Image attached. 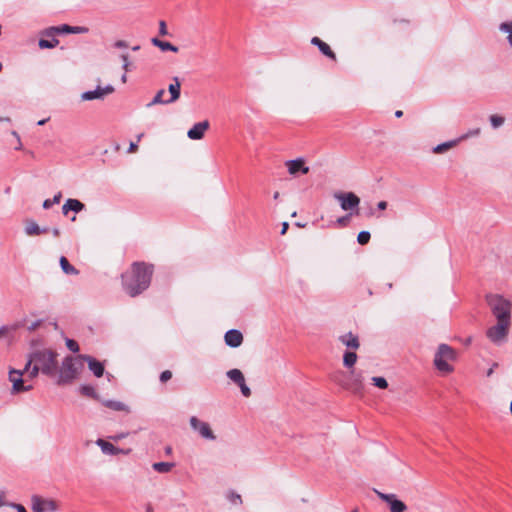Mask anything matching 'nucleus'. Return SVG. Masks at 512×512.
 <instances>
[{
    "instance_id": "1",
    "label": "nucleus",
    "mask_w": 512,
    "mask_h": 512,
    "mask_svg": "<svg viewBox=\"0 0 512 512\" xmlns=\"http://www.w3.org/2000/svg\"><path fill=\"white\" fill-rule=\"evenodd\" d=\"M152 273V266L135 262L131 271L122 275L124 290L131 297L139 295L149 287Z\"/></svg>"
},
{
    "instance_id": "2",
    "label": "nucleus",
    "mask_w": 512,
    "mask_h": 512,
    "mask_svg": "<svg viewBox=\"0 0 512 512\" xmlns=\"http://www.w3.org/2000/svg\"><path fill=\"white\" fill-rule=\"evenodd\" d=\"M57 354L51 350L35 351L29 358L24 370L29 372V377L34 378L39 372L52 376L57 369Z\"/></svg>"
},
{
    "instance_id": "3",
    "label": "nucleus",
    "mask_w": 512,
    "mask_h": 512,
    "mask_svg": "<svg viewBox=\"0 0 512 512\" xmlns=\"http://www.w3.org/2000/svg\"><path fill=\"white\" fill-rule=\"evenodd\" d=\"M83 355L64 358L59 369L58 384H68L75 380L83 370Z\"/></svg>"
},
{
    "instance_id": "4",
    "label": "nucleus",
    "mask_w": 512,
    "mask_h": 512,
    "mask_svg": "<svg viewBox=\"0 0 512 512\" xmlns=\"http://www.w3.org/2000/svg\"><path fill=\"white\" fill-rule=\"evenodd\" d=\"M455 351L447 344H440L434 357V365L436 369L442 373L448 374L453 371V367L449 361L455 359Z\"/></svg>"
},
{
    "instance_id": "5",
    "label": "nucleus",
    "mask_w": 512,
    "mask_h": 512,
    "mask_svg": "<svg viewBox=\"0 0 512 512\" xmlns=\"http://www.w3.org/2000/svg\"><path fill=\"white\" fill-rule=\"evenodd\" d=\"M488 304L497 320L510 321L511 303L500 295H489Z\"/></svg>"
},
{
    "instance_id": "6",
    "label": "nucleus",
    "mask_w": 512,
    "mask_h": 512,
    "mask_svg": "<svg viewBox=\"0 0 512 512\" xmlns=\"http://www.w3.org/2000/svg\"><path fill=\"white\" fill-rule=\"evenodd\" d=\"M510 323V321L497 320V324L487 330V337L493 343L501 344L507 337Z\"/></svg>"
},
{
    "instance_id": "7",
    "label": "nucleus",
    "mask_w": 512,
    "mask_h": 512,
    "mask_svg": "<svg viewBox=\"0 0 512 512\" xmlns=\"http://www.w3.org/2000/svg\"><path fill=\"white\" fill-rule=\"evenodd\" d=\"M374 492L380 500L388 505L390 512H405L407 510V505L402 500L398 499L396 494L383 493L376 489Z\"/></svg>"
},
{
    "instance_id": "8",
    "label": "nucleus",
    "mask_w": 512,
    "mask_h": 512,
    "mask_svg": "<svg viewBox=\"0 0 512 512\" xmlns=\"http://www.w3.org/2000/svg\"><path fill=\"white\" fill-rule=\"evenodd\" d=\"M31 508L33 512H55L58 504L53 499H45L39 495L31 497Z\"/></svg>"
},
{
    "instance_id": "9",
    "label": "nucleus",
    "mask_w": 512,
    "mask_h": 512,
    "mask_svg": "<svg viewBox=\"0 0 512 512\" xmlns=\"http://www.w3.org/2000/svg\"><path fill=\"white\" fill-rule=\"evenodd\" d=\"M334 197L345 211L357 209L360 203L359 197L353 192L336 193Z\"/></svg>"
},
{
    "instance_id": "10",
    "label": "nucleus",
    "mask_w": 512,
    "mask_h": 512,
    "mask_svg": "<svg viewBox=\"0 0 512 512\" xmlns=\"http://www.w3.org/2000/svg\"><path fill=\"white\" fill-rule=\"evenodd\" d=\"M189 422L191 428L197 431L202 438L212 441L216 439V436L207 422L199 420L196 416L190 417Z\"/></svg>"
},
{
    "instance_id": "11",
    "label": "nucleus",
    "mask_w": 512,
    "mask_h": 512,
    "mask_svg": "<svg viewBox=\"0 0 512 512\" xmlns=\"http://www.w3.org/2000/svg\"><path fill=\"white\" fill-rule=\"evenodd\" d=\"M89 31L87 27L84 26H70L67 24H63L60 26H53L48 28L44 34L47 36H52L54 34H64V33H71V34H85Z\"/></svg>"
},
{
    "instance_id": "12",
    "label": "nucleus",
    "mask_w": 512,
    "mask_h": 512,
    "mask_svg": "<svg viewBox=\"0 0 512 512\" xmlns=\"http://www.w3.org/2000/svg\"><path fill=\"white\" fill-rule=\"evenodd\" d=\"M114 87L112 85H106L105 87L97 86L96 89L86 91L82 93L81 99L83 101H91L95 99H103L105 96L112 94L114 92Z\"/></svg>"
},
{
    "instance_id": "13",
    "label": "nucleus",
    "mask_w": 512,
    "mask_h": 512,
    "mask_svg": "<svg viewBox=\"0 0 512 512\" xmlns=\"http://www.w3.org/2000/svg\"><path fill=\"white\" fill-rule=\"evenodd\" d=\"M285 165L290 175H296L298 173L307 174L310 171L309 167L305 165L303 158L288 160Z\"/></svg>"
},
{
    "instance_id": "14",
    "label": "nucleus",
    "mask_w": 512,
    "mask_h": 512,
    "mask_svg": "<svg viewBox=\"0 0 512 512\" xmlns=\"http://www.w3.org/2000/svg\"><path fill=\"white\" fill-rule=\"evenodd\" d=\"M352 378L349 382H342L338 380L337 378H334V380L340 384L345 389H350L354 393L358 394L362 391L363 385H362V377L360 375H355L354 370L350 371Z\"/></svg>"
},
{
    "instance_id": "15",
    "label": "nucleus",
    "mask_w": 512,
    "mask_h": 512,
    "mask_svg": "<svg viewBox=\"0 0 512 512\" xmlns=\"http://www.w3.org/2000/svg\"><path fill=\"white\" fill-rule=\"evenodd\" d=\"M209 121L204 120L196 123L191 129L188 130L187 136L191 140H200L204 137L205 132L209 129Z\"/></svg>"
},
{
    "instance_id": "16",
    "label": "nucleus",
    "mask_w": 512,
    "mask_h": 512,
    "mask_svg": "<svg viewBox=\"0 0 512 512\" xmlns=\"http://www.w3.org/2000/svg\"><path fill=\"white\" fill-rule=\"evenodd\" d=\"M224 340L227 346L237 348L243 342V335L237 329H230L225 333Z\"/></svg>"
},
{
    "instance_id": "17",
    "label": "nucleus",
    "mask_w": 512,
    "mask_h": 512,
    "mask_svg": "<svg viewBox=\"0 0 512 512\" xmlns=\"http://www.w3.org/2000/svg\"><path fill=\"white\" fill-rule=\"evenodd\" d=\"M88 363L89 369L96 377H101L104 374V366L101 362L97 361L91 356L83 355V363Z\"/></svg>"
},
{
    "instance_id": "18",
    "label": "nucleus",
    "mask_w": 512,
    "mask_h": 512,
    "mask_svg": "<svg viewBox=\"0 0 512 512\" xmlns=\"http://www.w3.org/2000/svg\"><path fill=\"white\" fill-rule=\"evenodd\" d=\"M339 341L345 345L347 348L357 350L360 347L359 339L356 335L351 332H348L339 337Z\"/></svg>"
},
{
    "instance_id": "19",
    "label": "nucleus",
    "mask_w": 512,
    "mask_h": 512,
    "mask_svg": "<svg viewBox=\"0 0 512 512\" xmlns=\"http://www.w3.org/2000/svg\"><path fill=\"white\" fill-rule=\"evenodd\" d=\"M168 91L170 93V98L166 99L167 103H173L179 99L181 92V83L178 77L173 78V83L169 85Z\"/></svg>"
},
{
    "instance_id": "20",
    "label": "nucleus",
    "mask_w": 512,
    "mask_h": 512,
    "mask_svg": "<svg viewBox=\"0 0 512 512\" xmlns=\"http://www.w3.org/2000/svg\"><path fill=\"white\" fill-rule=\"evenodd\" d=\"M96 444L97 446L100 447L101 451L107 455H117L120 453H124L122 449L115 447L112 443L103 439H98L96 441Z\"/></svg>"
},
{
    "instance_id": "21",
    "label": "nucleus",
    "mask_w": 512,
    "mask_h": 512,
    "mask_svg": "<svg viewBox=\"0 0 512 512\" xmlns=\"http://www.w3.org/2000/svg\"><path fill=\"white\" fill-rule=\"evenodd\" d=\"M311 44L317 46L319 48V50L321 51V53L324 54L325 56H327L328 58L333 59V60L336 59V55L331 50L330 46L327 43H325L324 41H322L320 38L313 37L311 39Z\"/></svg>"
},
{
    "instance_id": "22",
    "label": "nucleus",
    "mask_w": 512,
    "mask_h": 512,
    "mask_svg": "<svg viewBox=\"0 0 512 512\" xmlns=\"http://www.w3.org/2000/svg\"><path fill=\"white\" fill-rule=\"evenodd\" d=\"M24 231L28 236H37L42 233H46L48 231V228H40L35 221L28 220L26 221Z\"/></svg>"
},
{
    "instance_id": "23",
    "label": "nucleus",
    "mask_w": 512,
    "mask_h": 512,
    "mask_svg": "<svg viewBox=\"0 0 512 512\" xmlns=\"http://www.w3.org/2000/svg\"><path fill=\"white\" fill-rule=\"evenodd\" d=\"M84 204L77 199H68L62 207L63 213L66 215L68 211H74L76 213L84 209Z\"/></svg>"
},
{
    "instance_id": "24",
    "label": "nucleus",
    "mask_w": 512,
    "mask_h": 512,
    "mask_svg": "<svg viewBox=\"0 0 512 512\" xmlns=\"http://www.w3.org/2000/svg\"><path fill=\"white\" fill-rule=\"evenodd\" d=\"M151 42L154 46L158 47L161 51L178 52V47L171 44L170 42L162 41L158 38H152Z\"/></svg>"
},
{
    "instance_id": "25",
    "label": "nucleus",
    "mask_w": 512,
    "mask_h": 512,
    "mask_svg": "<svg viewBox=\"0 0 512 512\" xmlns=\"http://www.w3.org/2000/svg\"><path fill=\"white\" fill-rule=\"evenodd\" d=\"M357 354L353 351H346L343 355V365L347 369H353L357 362Z\"/></svg>"
},
{
    "instance_id": "26",
    "label": "nucleus",
    "mask_w": 512,
    "mask_h": 512,
    "mask_svg": "<svg viewBox=\"0 0 512 512\" xmlns=\"http://www.w3.org/2000/svg\"><path fill=\"white\" fill-rule=\"evenodd\" d=\"M103 404L114 410V411H125V412H130V409L129 407L124 404L123 402H120V401H115V400H107V401H104Z\"/></svg>"
},
{
    "instance_id": "27",
    "label": "nucleus",
    "mask_w": 512,
    "mask_h": 512,
    "mask_svg": "<svg viewBox=\"0 0 512 512\" xmlns=\"http://www.w3.org/2000/svg\"><path fill=\"white\" fill-rule=\"evenodd\" d=\"M60 266L65 274H68V275H77L78 274V270L74 266H72L69 263V261L67 260V258L64 256L60 257Z\"/></svg>"
},
{
    "instance_id": "28",
    "label": "nucleus",
    "mask_w": 512,
    "mask_h": 512,
    "mask_svg": "<svg viewBox=\"0 0 512 512\" xmlns=\"http://www.w3.org/2000/svg\"><path fill=\"white\" fill-rule=\"evenodd\" d=\"M175 466L172 462H156L152 465V468L158 473H168Z\"/></svg>"
},
{
    "instance_id": "29",
    "label": "nucleus",
    "mask_w": 512,
    "mask_h": 512,
    "mask_svg": "<svg viewBox=\"0 0 512 512\" xmlns=\"http://www.w3.org/2000/svg\"><path fill=\"white\" fill-rule=\"evenodd\" d=\"M32 389V385H25V381L23 378H19L18 380H15V382L12 384V391L13 393H19V392H25Z\"/></svg>"
},
{
    "instance_id": "30",
    "label": "nucleus",
    "mask_w": 512,
    "mask_h": 512,
    "mask_svg": "<svg viewBox=\"0 0 512 512\" xmlns=\"http://www.w3.org/2000/svg\"><path fill=\"white\" fill-rule=\"evenodd\" d=\"M227 377L237 385L242 384V382L245 380L243 373L236 368L229 370L227 372Z\"/></svg>"
},
{
    "instance_id": "31",
    "label": "nucleus",
    "mask_w": 512,
    "mask_h": 512,
    "mask_svg": "<svg viewBox=\"0 0 512 512\" xmlns=\"http://www.w3.org/2000/svg\"><path fill=\"white\" fill-rule=\"evenodd\" d=\"M226 499L232 505H235V506H240L243 503L241 495L238 494L237 492L233 491V490H230V491L227 492Z\"/></svg>"
},
{
    "instance_id": "32",
    "label": "nucleus",
    "mask_w": 512,
    "mask_h": 512,
    "mask_svg": "<svg viewBox=\"0 0 512 512\" xmlns=\"http://www.w3.org/2000/svg\"><path fill=\"white\" fill-rule=\"evenodd\" d=\"M164 94H165L164 89H160L159 91H157V93L155 94L152 101L147 104V107H152V106L158 105V104H168L166 102V99H163Z\"/></svg>"
},
{
    "instance_id": "33",
    "label": "nucleus",
    "mask_w": 512,
    "mask_h": 512,
    "mask_svg": "<svg viewBox=\"0 0 512 512\" xmlns=\"http://www.w3.org/2000/svg\"><path fill=\"white\" fill-rule=\"evenodd\" d=\"M80 392L87 397H91L94 399L98 398V394L96 393V390L91 385H81L80 386Z\"/></svg>"
},
{
    "instance_id": "34",
    "label": "nucleus",
    "mask_w": 512,
    "mask_h": 512,
    "mask_svg": "<svg viewBox=\"0 0 512 512\" xmlns=\"http://www.w3.org/2000/svg\"><path fill=\"white\" fill-rule=\"evenodd\" d=\"M457 142H458L457 140H453V141L441 143V144L437 145L436 147H434L433 151H434V153H437V154L443 153L444 151H447L448 149L454 147Z\"/></svg>"
},
{
    "instance_id": "35",
    "label": "nucleus",
    "mask_w": 512,
    "mask_h": 512,
    "mask_svg": "<svg viewBox=\"0 0 512 512\" xmlns=\"http://www.w3.org/2000/svg\"><path fill=\"white\" fill-rule=\"evenodd\" d=\"M59 44V40L53 38L52 40L40 39L38 45L41 49H51Z\"/></svg>"
},
{
    "instance_id": "36",
    "label": "nucleus",
    "mask_w": 512,
    "mask_h": 512,
    "mask_svg": "<svg viewBox=\"0 0 512 512\" xmlns=\"http://www.w3.org/2000/svg\"><path fill=\"white\" fill-rule=\"evenodd\" d=\"M500 30L508 34V42L512 46V21L500 25Z\"/></svg>"
},
{
    "instance_id": "37",
    "label": "nucleus",
    "mask_w": 512,
    "mask_h": 512,
    "mask_svg": "<svg viewBox=\"0 0 512 512\" xmlns=\"http://www.w3.org/2000/svg\"><path fill=\"white\" fill-rule=\"evenodd\" d=\"M372 384L380 389H386L388 387V382L384 377H372Z\"/></svg>"
},
{
    "instance_id": "38",
    "label": "nucleus",
    "mask_w": 512,
    "mask_h": 512,
    "mask_svg": "<svg viewBox=\"0 0 512 512\" xmlns=\"http://www.w3.org/2000/svg\"><path fill=\"white\" fill-rule=\"evenodd\" d=\"M61 197V193H58L53 197V199H46L43 202V208L49 209L50 207H52V205L58 204L60 202Z\"/></svg>"
},
{
    "instance_id": "39",
    "label": "nucleus",
    "mask_w": 512,
    "mask_h": 512,
    "mask_svg": "<svg viewBox=\"0 0 512 512\" xmlns=\"http://www.w3.org/2000/svg\"><path fill=\"white\" fill-rule=\"evenodd\" d=\"M370 238H371L370 232L361 231L357 236V241L360 245H365L369 242Z\"/></svg>"
},
{
    "instance_id": "40",
    "label": "nucleus",
    "mask_w": 512,
    "mask_h": 512,
    "mask_svg": "<svg viewBox=\"0 0 512 512\" xmlns=\"http://www.w3.org/2000/svg\"><path fill=\"white\" fill-rule=\"evenodd\" d=\"M490 122L494 128H498L504 123V118L499 115H491Z\"/></svg>"
},
{
    "instance_id": "41",
    "label": "nucleus",
    "mask_w": 512,
    "mask_h": 512,
    "mask_svg": "<svg viewBox=\"0 0 512 512\" xmlns=\"http://www.w3.org/2000/svg\"><path fill=\"white\" fill-rule=\"evenodd\" d=\"M23 376V372L20 371V370H11L9 372V380L10 382L13 384L15 382V380H18L19 378H21Z\"/></svg>"
},
{
    "instance_id": "42",
    "label": "nucleus",
    "mask_w": 512,
    "mask_h": 512,
    "mask_svg": "<svg viewBox=\"0 0 512 512\" xmlns=\"http://www.w3.org/2000/svg\"><path fill=\"white\" fill-rule=\"evenodd\" d=\"M66 346H67V348H68L70 351H72V352H74V353H76V352H78V351H79V345H78V343H77L75 340H72V339H66Z\"/></svg>"
},
{
    "instance_id": "43",
    "label": "nucleus",
    "mask_w": 512,
    "mask_h": 512,
    "mask_svg": "<svg viewBox=\"0 0 512 512\" xmlns=\"http://www.w3.org/2000/svg\"><path fill=\"white\" fill-rule=\"evenodd\" d=\"M121 59H122V62H123V65H122V68L125 72H128L130 71V61H129V55L128 54H122L121 56Z\"/></svg>"
},
{
    "instance_id": "44",
    "label": "nucleus",
    "mask_w": 512,
    "mask_h": 512,
    "mask_svg": "<svg viewBox=\"0 0 512 512\" xmlns=\"http://www.w3.org/2000/svg\"><path fill=\"white\" fill-rule=\"evenodd\" d=\"M159 34L161 36H167L168 35L167 25H166V22L164 20H161L159 22Z\"/></svg>"
},
{
    "instance_id": "45",
    "label": "nucleus",
    "mask_w": 512,
    "mask_h": 512,
    "mask_svg": "<svg viewBox=\"0 0 512 512\" xmlns=\"http://www.w3.org/2000/svg\"><path fill=\"white\" fill-rule=\"evenodd\" d=\"M238 386L240 387L241 392L245 397H249L251 395V390L246 385L245 380L242 382V384H239Z\"/></svg>"
},
{
    "instance_id": "46",
    "label": "nucleus",
    "mask_w": 512,
    "mask_h": 512,
    "mask_svg": "<svg viewBox=\"0 0 512 512\" xmlns=\"http://www.w3.org/2000/svg\"><path fill=\"white\" fill-rule=\"evenodd\" d=\"M172 377V373L171 371L169 370H165L163 371L161 374H160V381L161 382H167L168 380H170Z\"/></svg>"
},
{
    "instance_id": "47",
    "label": "nucleus",
    "mask_w": 512,
    "mask_h": 512,
    "mask_svg": "<svg viewBox=\"0 0 512 512\" xmlns=\"http://www.w3.org/2000/svg\"><path fill=\"white\" fill-rule=\"evenodd\" d=\"M9 506L16 509L17 512H27L25 507L21 504L11 503Z\"/></svg>"
},
{
    "instance_id": "48",
    "label": "nucleus",
    "mask_w": 512,
    "mask_h": 512,
    "mask_svg": "<svg viewBox=\"0 0 512 512\" xmlns=\"http://www.w3.org/2000/svg\"><path fill=\"white\" fill-rule=\"evenodd\" d=\"M114 47L116 48H127L128 47V44L126 41L124 40H117L115 43H114Z\"/></svg>"
},
{
    "instance_id": "49",
    "label": "nucleus",
    "mask_w": 512,
    "mask_h": 512,
    "mask_svg": "<svg viewBox=\"0 0 512 512\" xmlns=\"http://www.w3.org/2000/svg\"><path fill=\"white\" fill-rule=\"evenodd\" d=\"M5 498H6V493L5 491L3 490H0V507H3L5 505H8L7 502L5 501Z\"/></svg>"
},
{
    "instance_id": "50",
    "label": "nucleus",
    "mask_w": 512,
    "mask_h": 512,
    "mask_svg": "<svg viewBox=\"0 0 512 512\" xmlns=\"http://www.w3.org/2000/svg\"><path fill=\"white\" fill-rule=\"evenodd\" d=\"M480 133V129L479 128H476L474 129L473 131H470L468 132L466 135L462 136L461 139H466L470 136H475V135H478Z\"/></svg>"
},
{
    "instance_id": "51",
    "label": "nucleus",
    "mask_w": 512,
    "mask_h": 512,
    "mask_svg": "<svg viewBox=\"0 0 512 512\" xmlns=\"http://www.w3.org/2000/svg\"><path fill=\"white\" fill-rule=\"evenodd\" d=\"M348 220H349V216H343V217H340V218H338V219H337V223H338L339 225L344 226V225H346V223L348 222Z\"/></svg>"
},
{
    "instance_id": "52",
    "label": "nucleus",
    "mask_w": 512,
    "mask_h": 512,
    "mask_svg": "<svg viewBox=\"0 0 512 512\" xmlns=\"http://www.w3.org/2000/svg\"><path fill=\"white\" fill-rule=\"evenodd\" d=\"M137 149H138L137 143L131 142L130 145H129V148H128V152L129 153H134V152L137 151Z\"/></svg>"
},
{
    "instance_id": "53",
    "label": "nucleus",
    "mask_w": 512,
    "mask_h": 512,
    "mask_svg": "<svg viewBox=\"0 0 512 512\" xmlns=\"http://www.w3.org/2000/svg\"><path fill=\"white\" fill-rule=\"evenodd\" d=\"M9 328L7 326L0 327V339L7 335Z\"/></svg>"
},
{
    "instance_id": "54",
    "label": "nucleus",
    "mask_w": 512,
    "mask_h": 512,
    "mask_svg": "<svg viewBox=\"0 0 512 512\" xmlns=\"http://www.w3.org/2000/svg\"><path fill=\"white\" fill-rule=\"evenodd\" d=\"M387 206H388V204H387V202H386V201H380V202H378V204H377V208H378L379 210H385V209L387 208Z\"/></svg>"
},
{
    "instance_id": "55",
    "label": "nucleus",
    "mask_w": 512,
    "mask_h": 512,
    "mask_svg": "<svg viewBox=\"0 0 512 512\" xmlns=\"http://www.w3.org/2000/svg\"><path fill=\"white\" fill-rule=\"evenodd\" d=\"M288 227H289V224L287 222L282 223V229H281L282 235H284L287 232Z\"/></svg>"
},
{
    "instance_id": "56",
    "label": "nucleus",
    "mask_w": 512,
    "mask_h": 512,
    "mask_svg": "<svg viewBox=\"0 0 512 512\" xmlns=\"http://www.w3.org/2000/svg\"><path fill=\"white\" fill-rule=\"evenodd\" d=\"M127 435H128L127 433H122V434H120V435H117V436L112 437V439H113V440H115V441H118V440H120V439L125 438Z\"/></svg>"
},
{
    "instance_id": "57",
    "label": "nucleus",
    "mask_w": 512,
    "mask_h": 512,
    "mask_svg": "<svg viewBox=\"0 0 512 512\" xmlns=\"http://www.w3.org/2000/svg\"><path fill=\"white\" fill-rule=\"evenodd\" d=\"M52 234H53V236H54V237H59V235H60V230H59L58 228H54V229L52 230Z\"/></svg>"
},
{
    "instance_id": "58",
    "label": "nucleus",
    "mask_w": 512,
    "mask_h": 512,
    "mask_svg": "<svg viewBox=\"0 0 512 512\" xmlns=\"http://www.w3.org/2000/svg\"><path fill=\"white\" fill-rule=\"evenodd\" d=\"M402 115H403V112L401 110H397L395 112V116L398 117V118L401 117Z\"/></svg>"
},
{
    "instance_id": "59",
    "label": "nucleus",
    "mask_w": 512,
    "mask_h": 512,
    "mask_svg": "<svg viewBox=\"0 0 512 512\" xmlns=\"http://www.w3.org/2000/svg\"><path fill=\"white\" fill-rule=\"evenodd\" d=\"M126 73H127V72H125V73L122 75V77H121V81H122L123 83H126V81H127Z\"/></svg>"
},
{
    "instance_id": "60",
    "label": "nucleus",
    "mask_w": 512,
    "mask_h": 512,
    "mask_svg": "<svg viewBox=\"0 0 512 512\" xmlns=\"http://www.w3.org/2000/svg\"><path fill=\"white\" fill-rule=\"evenodd\" d=\"M279 196H280L279 192H278V191H276V192L274 193V195H273V198H274L275 200H277V199L279 198Z\"/></svg>"
},
{
    "instance_id": "61",
    "label": "nucleus",
    "mask_w": 512,
    "mask_h": 512,
    "mask_svg": "<svg viewBox=\"0 0 512 512\" xmlns=\"http://www.w3.org/2000/svg\"><path fill=\"white\" fill-rule=\"evenodd\" d=\"M46 119H43V120H40L38 121V125H44L46 123Z\"/></svg>"
},
{
    "instance_id": "62",
    "label": "nucleus",
    "mask_w": 512,
    "mask_h": 512,
    "mask_svg": "<svg viewBox=\"0 0 512 512\" xmlns=\"http://www.w3.org/2000/svg\"><path fill=\"white\" fill-rule=\"evenodd\" d=\"M493 373V368H490L488 371H487V376H491Z\"/></svg>"
},
{
    "instance_id": "63",
    "label": "nucleus",
    "mask_w": 512,
    "mask_h": 512,
    "mask_svg": "<svg viewBox=\"0 0 512 512\" xmlns=\"http://www.w3.org/2000/svg\"><path fill=\"white\" fill-rule=\"evenodd\" d=\"M139 49H140V46H138V45H137V46L132 47V50H133V51H138Z\"/></svg>"
},
{
    "instance_id": "64",
    "label": "nucleus",
    "mask_w": 512,
    "mask_h": 512,
    "mask_svg": "<svg viewBox=\"0 0 512 512\" xmlns=\"http://www.w3.org/2000/svg\"><path fill=\"white\" fill-rule=\"evenodd\" d=\"M143 135H144L143 133L139 134V135L137 136V141H140V140H141V138L143 137Z\"/></svg>"
}]
</instances>
